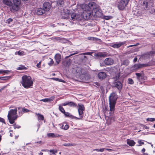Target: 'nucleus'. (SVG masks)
Masks as SVG:
<instances>
[{
    "instance_id": "31",
    "label": "nucleus",
    "mask_w": 155,
    "mask_h": 155,
    "mask_svg": "<svg viewBox=\"0 0 155 155\" xmlns=\"http://www.w3.org/2000/svg\"><path fill=\"white\" fill-rule=\"evenodd\" d=\"M8 119L9 120V122L11 124H13L14 123V120L16 119L11 118V117L8 118Z\"/></svg>"
},
{
    "instance_id": "55",
    "label": "nucleus",
    "mask_w": 155,
    "mask_h": 155,
    "mask_svg": "<svg viewBox=\"0 0 155 155\" xmlns=\"http://www.w3.org/2000/svg\"><path fill=\"white\" fill-rule=\"evenodd\" d=\"M104 150H105V148H101L99 149V151L100 152H103Z\"/></svg>"
},
{
    "instance_id": "52",
    "label": "nucleus",
    "mask_w": 155,
    "mask_h": 155,
    "mask_svg": "<svg viewBox=\"0 0 155 155\" xmlns=\"http://www.w3.org/2000/svg\"><path fill=\"white\" fill-rule=\"evenodd\" d=\"M50 153H52L53 154H54L55 153V151L54 150H50Z\"/></svg>"
},
{
    "instance_id": "13",
    "label": "nucleus",
    "mask_w": 155,
    "mask_h": 155,
    "mask_svg": "<svg viewBox=\"0 0 155 155\" xmlns=\"http://www.w3.org/2000/svg\"><path fill=\"white\" fill-rule=\"evenodd\" d=\"M45 12L44 9L41 8H38L35 10V13L37 15H42Z\"/></svg>"
},
{
    "instance_id": "62",
    "label": "nucleus",
    "mask_w": 155,
    "mask_h": 155,
    "mask_svg": "<svg viewBox=\"0 0 155 155\" xmlns=\"http://www.w3.org/2000/svg\"><path fill=\"white\" fill-rule=\"evenodd\" d=\"M144 127V128L146 129H147L148 128V127L147 126H145Z\"/></svg>"
},
{
    "instance_id": "39",
    "label": "nucleus",
    "mask_w": 155,
    "mask_h": 155,
    "mask_svg": "<svg viewBox=\"0 0 155 155\" xmlns=\"http://www.w3.org/2000/svg\"><path fill=\"white\" fill-rule=\"evenodd\" d=\"M147 121L153 122L155 120V118H149L147 119Z\"/></svg>"
},
{
    "instance_id": "36",
    "label": "nucleus",
    "mask_w": 155,
    "mask_h": 155,
    "mask_svg": "<svg viewBox=\"0 0 155 155\" xmlns=\"http://www.w3.org/2000/svg\"><path fill=\"white\" fill-rule=\"evenodd\" d=\"M64 1L62 0H59V6L60 5V6H63L64 4Z\"/></svg>"
},
{
    "instance_id": "1",
    "label": "nucleus",
    "mask_w": 155,
    "mask_h": 155,
    "mask_svg": "<svg viewBox=\"0 0 155 155\" xmlns=\"http://www.w3.org/2000/svg\"><path fill=\"white\" fill-rule=\"evenodd\" d=\"M81 8L83 10L81 16L84 19L90 18L92 13H94V16L100 17L103 15L102 11L100 7L95 2H91L88 5L83 4L82 5Z\"/></svg>"
},
{
    "instance_id": "58",
    "label": "nucleus",
    "mask_w": 155,
    "mask_h": 155,
    "mask_svg": "<svg viewBox=\"0 0 155 155\" xmlns=\"http://www.w3.org/2000/svg\"><path fill=\"white\" fill-rule=\"evenodd\" d=\"M78 73L79 74V75H81L82 74V71H81L80 72H79Z\"/></svg>"
},
{
    "instance_id": "45",
    "label": "nucleus",
    "mask_w": 155,
    "mask_h": 155,
    "mask_svg": "<svg viewBox=\"0 0 155 155\" xmlns=\"http://www.w3.org/2000/svg\"><path fill=\"white\" fill-rule=\"evenodd\" d=\"M92 54V53L91 52H86V53H83L82 54L83 55H91Z\"/></svg>"
},
{
    "instance_id": "50",
    "label": "nucleus",
    "mask_w": 155,
    "mask_h": 155,
    "mask_svg": "<svg viewBox=\"0 0 155 155\" xmlns=\"http://www.w3.org/2000/svg\"><path fill=\"white\" fill-rule=\"evenodd\" d=\"M78 51H76L75 52H74V53H73L72 54H70L69 55V57L70 56H71L73 55H74V54H78Z\"/></svg>"
},
{
    "instance_id": "48",
    "label": "nucleus",
    "mask_w": 155,
    "mask_h": 155,
    "mask_svg": "<svg viewBox=\"0 0 155 155\" xmlns=\"http://www.w3.org/2000/svg\"><path fill=\"white\" fill-rule=\"evenodd\" d=\"M41 61H40L38 64H37L36 66L38 68L41 67Z\"/></svg>"
},
{
    "instance_id": "32",
    "label": "nucleus",
    "mask_w": 155,
    "mask_h": 155,
    "mask_svg": "<svg viewBox=\"0 0 155 155\" xmlns=\"http://www.w3.org/2000/svg\"><path fill=\"white\" fill-rule=\"evenodd\" d=\"M63 146H74L75 145V144L74 143H66L63 144Z\"/></svg>"
},
{
    "instance_id": "9",
    "label": "nucleus",
    "mask_w": 155,
    "mask_h": 155,
    "mask_svg": "<svg viewBox=\"0 0 155 155\" xmlns=\"http://www.w3.org/2000/svg\"><path fill=\"white\" fill-rule=\"evenodd\" d=\"M147 66V64H135L132 68V70L136 71L140 68L145 67Z\"/></svg>"
},
{
    "instance_id": "6",
    "label": "nucleus",
    "mask_w": 155,
    "mask_h": 155,
    "mask_svg": "<svg viewBox=\"0 0 155 155\" xmlns=\"http://www.w3.org/2000/svg\"><path fill=\"white\" fill-rule=\"evenodd\" d=\"M17 109L16 108L14 109H11L9 111L7 117L8 118H13L14 119H17V117H18V115H17Z\"/></svg>"
},
{
    "instance_id": "10",
    "label": "nucleus",
    "mask_w": 155,
    "mask_h": 155,
    "mask_svg": "<svg viewBox=\"0 0 155 155\" xmlns=\"http://www.w3.org/2000/svg\"><path fill=\"white\" fill-rule=\"evenodd\" d=\"M51 7L50 3L48 2H45L43 4V8L45 11H49Z\"/></svg>"
},
{
    "instance_id": "38",
    "label": "nucleus",
    "mask_w": 155,
    "mask_h": 155,
    "mask_svg": "<svg viewBox=\"0 0 155 155\" xmlns=\"http://www.w3.org/2000/svg\"><path fill=\"white\" fill-rule=\"evenodd\" d=\"M9 72L8 71L4 70H0V74L4 73H7Z\"/></svg>"
},
{
    "instance_id": "17",
    "label": "nucleus",
    "mask_w": 155,
    "mask_h": 155,
    "mask_svg": "<svg viewBox=\"0 0 155 155\" xmlns=\"http://www.w3.org/2000/svg\"><path fill=\"white\" fill-rule=\"evenodd\" d=\"M2 2L5 5L12 7V2L10 0H3Z\"/></svg>"
},
{
    "instance_id": "5",
    "label": "nucleus",
    "mask_w": 155,
    "mask_h": 155,
    "mask_svg": "<svg viewBox=\"0 0 155 155\" xmlns=\"http://www.w3.org/2000/svg\"><path fill=\"white\" fill-rule=\"evenodd\" d=\"M13 3H12V7L10 8V10L12 12L17 11L19 8V6L21 4L20 0H13Z\"/></svg>"
},
{
    "instance_id": "28",
    "label": "nucleus",
    "mask_w": 155,
    "mask_h": 155,
    "mask_svg": "<svg viewBox=\"0 0 155 155\" xmlns=\"http://www.w3.org/2000/svg\"><path fill=\"white\" fill-rule=\"evenodd\" d=\"M26 68L23 65H20L17 68V69L18 70H26Z\"/></svg>"
},
{
    "instance_id": "7",
    "label": "nucleus",
    "mask_w": 155,
    "mask_h": 155,
    "mask_svg": "<svg viewBox=\"0 0 155 155\" xmlns=\"http://www.w3.org/2000/svg\"><path fill=\"white\" fill-rule=\"evenodd\" d=\"M128 0H121L118 5V7L120 10H123L128 4Z\"/></svg>"
},
{
    "instance_id": "42",
    "label": "nucleus",
    "mask_w": 155,
    "mask_h": 155,
    "mask_svg": "<svg viewBox=\"0 0 155 155\" xmlns=\"http://www.w3.org/2000/svg\"><path fill=\"white\" fill-rule=\"evenodd\" d=\"M13 21V19L11 18H9L6 20V22L8 24L10 23Z\"/></svg>"
},
{
    "instance_id": "16",
    "label": "nucleus",
    "mask_w": 155,
    "mask_h": 155,
    "mask_svg": "<svg viewBox=\"0 0 155 155\" xmlns=\"http://www.w3.org/2000/svg\"><path fill=\"white\" fill-rule=\"evenodd\" d=\"M127 144L130 146H133L136 143L133 140L129 139H127Z\"/></svg>"
},
{
    "instance_id": "63",
    "label": "nucleus",
    "mask_w": 155,
    "mask_h": 155,
    "mask_svg": "<svg viewBox=\"0 0 155 155\" xmlns=\"http://www.w3.org/2000/svg\"><path fill=\"white\" fill-rule=\"evenodd\" d=\"M59 81H61V82H63V80H60V79H59Z\"/></svg>"
},
{
    "instance_id": "22",
    "label": "nucleus",
    "mask_w": 155,
    "mask_h": 155,
    "mask_svg": "<svg viewBox=\"0 0 155 155\" xmlns=\"http://www.w3.org/2000/svg\"><path fill=\"white\" fill-rule=\"evenodd\" d=\"M114 120V118L113 116H110L107 120V122L108 124H110Z\"/></svg>"
},
{
    "instance_id": "44",
    "label": "nucleus",
    "mask_w": 155,
    "mask_h": 155,
    "mask_svg": "<svg viewBox=\"0 0 155 155\" xmlns=\"http://www.w3.org/2000/svg\"><path fill=\"white\" fill-rule=\"evenodd\" d=\"M13 126L15 129H16V128L19 129L21 127L20 126L17 125H14Z\"/></svg>"
},
{
    "instance_id": "30",
    "label": "nucleus",
    "mask_w": 155,
    "mask_h": 155,
    "mask_svg": "<svg viewBox=\"0 0 155 155\" xmlns=\"http://www.w3.org/2000/svg\"><path fill=\"white\" fill-rule=\"evenodd\" d=\"M136 75L137 77V78L138 80H140V78H141V79H142L143 78V76H142L141 74L140 73H136Z\"/></svg>"
},
{
    "instance_id": "57",
    "label": "nucleus",
    "mask_w": 155,
    "mask_h": 155,
    "mask_svg": "<svg viewBox=\"0 0 155 155\" xmlns=\"http://www.w3.org/2000/svg\"><path fill=\"white\" fill-rule=\"evenodd\" d=\"M21 54H22L21 52H20V51H18V55H21Z\"/></svg>"
},
{
    "instance_id": "29",
    "label": "nucleus",
    "mask_w": 155,
    "mask_h": 155,
    "mask_svg": "<svg viewBox=\"0 0 155 155\" xmlns=\"http://www.w3.org/2000/svg\"><path fill=\"white\" fill-rule=\"evenodd\" d=\"M59 110L63 114L65 113V111L64 108L61 105H59Z\"/></svg>"
},
{
    "instance_id": "33",
    "label": "nucleus",
    "mask_w": 155,
    "mask_h": 155,
    "mask_svg": "<svg viewBox=\"0 0 155 155\" xmlns=\"http://www.w3.org/2000/svg\"><path fill=\"white\" fill-rule=\"evenodd\" d=\"M138 143H139V145H137V146H141L142 145H143L144 144L143 140H138Z\"/></svg>"
},
{
    "instance_id": "41",
    "label": "nucleus",
    "mask_w": 155,
    "mask_h": 155,
    "mask_svg": "<svg viewBox=\"0 0 155 155\" xmlns=\"http://www.w3.org/2000/svg\"><path fill=\"white\" fill-rule=\"evenodd\" d=\"M30 111V110H28V109H27L26 108L22 109V112L23 113L28 112Z\"/></svg>"
},
{
    "instance_id": "8",
    "label": "nucleus",
    "mask_w": 155,
    "mask_h": 155,
    "mask_svg": "<svg viewBox=\"0 0 155 155\" xmlns=\"http://www.w3.org/2000/svg\"><path fill=\"white\" fill-rule=\"evenodd\" d=\"M126 43V41H119L110 44V46L114 48H118L121 46L124 45Z\"/></svg>"
},
{
    "instance_id": "35",
    "label": "nucleus",
    "mask_w": 155,
    "mask_h": 155,
    "mask_svg": "<svg viewBox=\"0 0 155 155\" xmlns=\"http://www.w3.org/2000/svg\"><path fill=\"white\" fill-rule=\"evenodd\" d=\"M128 83L130 84H134V81L131 78H129L128 80Z\"/></svg>"
},
{
    "instance_id": "60",
    "label": "nucleus",
    "mask_w": 155,
    "mask_h": 155,
    "mask_svg": "<svg viewBox=\"0 0 155 155\" xmlns=\"http://www.w3.org/2000/svg\"><path fill=\"white\" fill-rule=\"evenodd\" d=\"M105 150H107L109 151H110L111 150L110 149H107V148L105 149Z\"/></svg>"
},
{
    "instance_id": "27",
    "label": "nucleus",
    "mask_w": 155,
    "mask_h": 155,
    "mask_svg": "<svg viewBox=\"0 0 155 155\" xmlns=\"http://www.w3.org/2000/svg\"><path fill=\"white\" fill-rule=\"evenodd\" d=\"M78 111L79 110H84V105L82 104L81 105L78 104Z\"/></svg>"
},
{
    "instance_id": "4",
    "label": "nucleus",
    "mask_w": 155,
    "mask_h": 155,
    "mask_svg": "<svg viewBox=\"0 0 155 155\" xmlns=\"http://www.w3.org/2000/svg\"><path fill=\"white\" fill-rule=\"evenodd\" d=\"M21 83L25 88H31L33 85V82L31 77L30 76L23 75L22 77V81Z\"/></svg>"
},
{
    "instance_id": "40",
    "label": "nucleus",
    "mask_w": 155,
    "mask_h": 155,
    "mask_svg": "<svg viewBox=\"0 0 155 155\" xmlns=\"http://www.w3.org/2000/svg\"><path fill=\"white\" fill-rule=\"evenodd\" d=\"M55 59L56 60V62L58 64V54H55L54 57Z\"/></svg>"
},
{
    "instance_id": "2",
    "label": "nucleus",
    "mask_w": 155,
    "mask_h": 155,
    "mask_svg": "<svg viewBox=\"0 0 155 155\" xmlns=\"http://www.w3.org/2000/svg\"><path fill=\"white\" fill-rule=\"evenodd\" d=\"M62 18L64 19H68L70 20L74 21L80 19L81 15L75 13H71L69 10L64 9L61 12Z\"/></svg>"
},
{
    "instance_id": "59",
    "label": "nucleus",
    "mask_w": 155,
    "mask_h": 155,
    "mask_svg": "<svg viewBox=\"0 0 155 155\" xmlns=\"http://www.w3.org/2000/svg\"><path fill=\"white\" fill-rule=\"evenodd\" d=\"M94 151H96L97 152H100L99 149H95L94 150Z\"/></svg>"
},
{
    "instance_id": "18",
    "label": "nucleus",
    "mask_w": 155,
    "mask_h": 155,
    "mask_svg": "<svg viewBox=\"0 0 155 155\" xmlns=\"http://www.w3.org/2000/svg\"><path fill=\"white\" fill-rule=\"evenodd\" d=\"M122 84L121 83L120 81H117L116 82L115 84V87L117 88L119 90H120L122 87Z\"/></svg>"
},
{
    "instance_id": "21",
    "label": "nucleus",
    "mask_w": 155,
    "mask_h": 155,
    "mask_svg": "<svg viewBox=\"0 0 155 155\" xmlns=\"http://www.w3.org/2000/svg\"><path fill=\"white\" fill-rule=\"evenodd\" d=\"M129 61L128 60H124L121 62V65H124L126 66H127L129 64Z\"/></svg>"
},
{
    "instance_id": "12",
    "label": "nucleus",
    "mask_w": 155,
    "mask_h": 155,
    "mask_svg": "<svg viewBox=\"0 0 155 155\" xmlns=\"http://www.w3.org/2000/svg\"><path fill=\"white\" fill-rule=\"evenodd\" d=\"M108 55L105 52H99L97 53H95L94 56L95 57H105Z\"/></svg>"
},
{
    "instance_id": "14",
    "label": "nucleus",
    "mask_w": 155,
    "mask_h": 155,
    "mask_svg": "<svg viewBox=\"0 0 155 155\" xmlns=\"http://www.w3.org/2000/svg\"><path fill=\"white\" fill-rule=\"evenodd\" d=\"M84 110H78V112L79 115V117H76L75 116L74 117V119H75L77 120H81L83 118V117L84 114H83V111Z\"/></svg>"
},
{
    "instance_id": "64",
    "label": "nucleus",
    "mask_w": 155,
    "mask_h": 155,
    "mask_svg": "<svg viewBox=\"0 0 155 155\" xmlns=\"http://www.w3.org/2000/svg\"><path fill=\"white\" fill-rule=\"evenodd\" d=\"M10 136L11 137H12L13 135H12V133H10Z\"/></svg>"
},
{
    "instance_id": "20",
    "label": "nucleus",
    "mask_w": 155,
    "mask_h": 155,
    "mask_svg": "<svg viewBox=\"0 0 155 155\" xmlns=\"http://www.w3.org/2000/svg\"><path fill=\"white\" fill-rule=\"evenodd\" d=\"M35 114L38 117V120L39 121L40 120H44V116L40 114H37V113H35Z\"/></svg>"
},
{
    "instance_id": "43",
    "label": "nucleus",
    "mask_w": 155,
    "mask_h": 155,
    "mask_svg": "<svg viewBox=\"0 0 155 155\" xmlns=\"http://www.w3.org/2000/svg\"><path fill=\"white\" fill-rule=\"evenodd\" d=\"M68 101H66L65 102L62 103V104H60V105H61V106H65L66 105H68Z\"/></svg>"
},
{
    "instance_id": "49",
    "label": "nucleus",
    "mask_w": 155,
    "mask_h": 155,
    "mask_svg": "<svg viewBox=\"0 0 155 155\" xmlns=\"http://www.w3.org/2000/svg\"><path fill=\"white\" fill-rule=\"evenodd\" d=\"M149 1H150L151 2H152L153 0H147L146 1V3L147 6H148L149 4Z\"/></svg>"
},
{
    "instance_id": "54",
    "label": "nucleus",
    "mask_w": 155,
    "mask_h": 155,
    "mask_svg": "<svg viewBox=\"0 0 155 155\" xmlns=\"http://www.w3.org/2000/svg\"><path fill=\"white\" fill-rule=\"evenodd\" d=\"M51 79L56 81H58V78H52Z\"/></svg>"
},
{
    "instance_id": "37",
    "label": "nucleus",
    "mask_w": 155,
    "mask_h": 155,
    "mask_svg": "<svg viewBox=\"0 0 155 155\" xmlns=\"http://www.w3.org/2000/svg\"><path fill=\"white\" fill-rule=\"evenodd\" d=\"M49 59L50 60V61L48 63V65L51 66L53 64L54 61H53L52 59H51V58H49Z\"/></svg>"
},
{
    "instance_id": "24",
    "label": "nucleus",
    "mask_w": 155,
    "mask_h": 155,
    "mask_svg": "<svg viewBox=\"0 0 155 155\" xmlns=\"http://www.w3.org/2000/svg\"><path fill=\"white\" fill-rule=\"evenodd\" d=\"M65 116L67 117H70L72 118H74L75 116L71 114L70 113L68 112H65L64 114Z\"/></svg>"
},
{
    "instance_id": "56",
    "label": "nucleus",
    "mask_w": 155,
    "mask_h": 155,
    "mask_svg": "<svg viewBox=\"0 0 155 155\" xmlns=\"http://www.w3.org/2000/svg\"><path fill=\"white\" fill-rule=\"evenodd\" d=\"M145 148H143L142 150H141V151L143 153H144V152H145Z\"/></svg>"
},
{
    "instance_id": "61",
    "label": "nucleus",
    "mask_w": 155,
    "mask_h": 155,
    "mask_svg": "<svg viewBox=\"0 0 155 155\" xmlns=\"http://www.w3.org/2000/svg\"><path fill=\"white\" fill-rule=\"evenodd\" d=\"M39 155H43V153L42 152H40L39 153Z\"/></svg>"
},
{
    "instance_id": "23",
    "label": "nucleus",
    "mask_w": 155,
    "mask_h": 155,
    "mask_svg": "<svg viewBox=\"0 0 155 155\" xmlns=\"http://www.w3.org/2000/svg\"><path fill=\"white\" fill-rule=\"evenodd\" d=\"M68 105L70 107H75L77 106V104L73 101H68Z\"/></svg>"
},
{
    "instance_id": "51",
    "label": "nucleus",
    "mask_w": 155,
    "mask_h": 155,
    "mask_svg": "<svg viewBox=\"0 0 155 155\" xmlns=\"http://www.w3.org/2000/svg\"><path fill=\"white\" fill-rule=\"evenodd\" d=\"M0 122L5 123V120L3 118L0 117Z\"/></svg>"
},
{
    "instance_id": "15",
    "label": "nucleus",
    "mask_w": 155,
    "mask_h": 155,
    "mask_svg": "<svg viewBox=\"0 0 155 155\" xmlns=\"http://www.w3.org/2000/svg\"><path fill=\"white\" fill-rule=\"evenodd\" d=\"M98 78L101 79H103L105 78L106 76V73L104 72H101L98 74Z\"/></svg>"
},
{
    "instance_id": "47",
    "label": "nucleus",
    "mask_w": 155,
    "mask_h": 155,
    "mask_svg": "<svg viewBox=\"0 0 155 155\" xmlns=\"http://www.w3.org/2000/svg\"><path fill=\"white\" fill-rule=\"evenodd\" d=\"M6 78H8V77H0V79L2 80H5L7 79Z\"/></svg>"
},
{
    "instance_id": "26",
    "label": "nucleus",
    "mask_w": 155,
    "mask_h": 155,
    "mask_svg": "<svg viewBox=\"0 0 155 155\" xmlns=\"http://www.w3.org/2000/svg\"><path fill=\"white\" fill-rule=\"evenodd\" d=\"M87 39L91 41H97L99 39L94 37H89L87 38Z\"/></svg>"
},
{
    "instance_id": "25",
    "label": "nucleus",
    "mask_w": 155,
    "mask_h": 155,
    "mask_svg": "<svg viewBox=\"0 0 155 155\" xmlns=\"http://www.w3.org/2000/svg\"><path fill=\"white\" fill-rule=\"evenodd\" d=\"M69 127V126L68 124H66L65 123H63L61 127V128L63 129H64L65 130H67Z\"/></svg>"
},
{
    "instance_id": "3",
    "label": "nucleus",
    "mask_w": 155,
    "mask_h": 155,
    "mask_svg": "<svg viewBox=\"0 0 155 155\" xmlns=\"http://www.w3.org/2000/svg\"><path fill=\"white\" fill-rule=\"evenodd\" d=\"M118 98L117 95L115 93H113L110 94L109 97V104L110 107V110L111 112L110 113L111 114H113L115 110V107L116 104L117 99Z\"/></svg>"
},
{
    "instance_id": "53",
    "label": "nucleus",
    "mask_w": 155,
    "mask_h": 155,
    "mask_svg": "<svg viewBox=\"0 0 155 155\" xmlns=\"http://www.w3.org/2000/svg\"><path fill=\"white\" fill-rule=\"evenodd\" d=\"M137 58L136 57L134 59V60H133V62H136L137 61Z\"/></svg>"
},
{
    "instance_id": "34",
    "label": "nucleus",
    "mask_w": 155,
    "mask_h": 155,
    "mask_svg": "<svg viewBox=\"0 0 155 155\" xmlns=\"http://www.w3.org/2000/svg\"><path fill=\"white\" fill-rule=\"evenodd\" d=\"M47 136L49 137H54L55 136L54 134L53 133H49L48 134H47Z\"/></svg>"
},
{
    "instance_id": "11",
    "label": "nucleus",
    "mask_w": 155,
    "mask_h": 155,
    "mask_svg": "<svg viewBox=\"0 0 155 155\" xmlns=\"http://www.w3.org/2000/svg\"><path fill=\"white\" fill-rule=\"evenodd\" d=\"M114 60L111 58H106L104 61V64L107 65H111L114 63Z\"/></svg>"
},
{
    "instance_id": "46",
    "label": "nucleus",
    "mask_w": 155,
    "mask_h": 155,
    "mask_svg": "<svg viewBox=\"0 0 155 155\" xmlns=\"http://www.w3.org/2000/svg\"><path fill=\"white\" fill-rule=\"evenodd\" d=\"M139 45V43H137V44H134V45H129V46H128L127 47V48H130V47H133V46H137V45Z\"/></svg>"
},
{
    "instance_id": "19",
    "label": "nucleus",
    "mask_w": 155,
    "mask_h": 155,
    "mask_svg": "<svg viewBox=\"0 0 155 155\" xmlns=\"http://www.w3.org/2000/svg\"><path fill=\"white\" fill-rule=\"evenodd\" d=\"M54 99L53 97L49 98H46L41 100V101H43L45 102H48L51 101L53 100Z\"/></svg>"
}]
</instances>
